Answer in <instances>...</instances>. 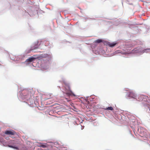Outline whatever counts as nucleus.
<instances>
[{
	"label": "nucleus",
	"mask_w": 150,
	"mask_h": 150,
	"mask_svg": "<svg viewBox=\"0 0 150 150\" xmlns=\"http://www.w3.org/2000/svg\"><path fill=\"white\" fill-rule=\"evenodd\" d=\"M149 49H146L144 50V52H146L147 51V50H149Z\"/></svg>",
	"instance_id": "f8f14e48"
},
{
	"label": "nucleus",
	"mask_w": 150,
	"mask_h": 150,
	"mask_svg": "<svg viewBox=\"0 0 150 150\" xmlns=\"http://www.w3.org/2000/svg\"><path fill=\"white\" fill-rule=\"evenodd\" d=\"M39 57H38L37 58L34 57H31L28 59L26 60V62H30L33 61L34 60L37 58H39Z\"/></svg>",
	"instance_id": "7ed1b4c3"
},
{
	"label": "nucleus",
	"mask_w": 150,
	"mask_h": 150,
	"mask_svg": "<svg viewBox=\"0 0 150 150\" xmlns=\"http://www.w3.org/2000/svg\"><path fill=\"white\" fill-rule=\"evenodd\" d=\"M44 13V11L42 10H39L38 11L37 10H35L33 11L29 12V14L30 16H33L37 14H38V13H40L42 14Z\"/></svg>",
	"instance_id": "f03ea898"
},
{
	"label": "nucleus",
	"mask_w": 150,
	"mask_h": 150,
	"mask_svg": "<svg viewBox=\"0 0 150 150\" xmlns=\"http://www.w3.org/2000/svg\"><path fill=\"white\" fill-rule=\"evenodd\" d=\"M143 130H144V131H146V129H143Z\"/></svg>",
	"instance_id": "dca6fc26"
},
{
	"label": "nucleus",
	"mask_w": 150,
	"mask_h": 150,
	"mask_svg": "<svg viewBox=\"0 0 150 150\" xmlns=\"http://www.w3.org/2000/svg\"><path fill=\"white\" fill-rule=\"evenodd\" d=\"M143 135L142 136L143 137V136H145V137H146V133L145 132V133H144V134H142Z\"/></svg>",
	"instance_id": "ddd939ff"
},
{
	"label": "nucleus",
	"mask_w": 150,
	"mask_h": 150,
	"mask_svg": "<svg viewBox=\"0 0 150 150\" xmlns=\"http://www.w3.org/2000/svg\"><path fill=\"white\" fill-rule=\"evenodd\" d=\"M66 27H69V28H71V27H68V26H64V27L65 28Z\"/></svg>",
	"instance_id": "4468645a"
},
{
	"label": "nucleus",
	"mask_w": 150,
	"mask_h": 150,
	"mask_svg": "<svg viewBox=\"0 0 150 150\" xmlns=\"http://www.w3.org/2000/svg\"><path fill=\"white\" fill-rule=\"evenodd\" d=\"M136 27V26L134 25L131 24L130 25H129V28H134V27Z\"/></svg>",
	"instance_id": "9b49d317"
},
{
	"label": "nucleus",
	"mask_w": 150,
	"mask_h": 150,
	"mask_svg": "<svg viewBox=\"0 0 150 150\" xmlns=\"http://www.w3.org/2000/svg\"><path fill=\"white\" fill-rule=\"evenodd\" d=\"M103 42V40L100 39H98L95 41V42L97 43H100Z\"/></svg>",
	"instance_id": "1a4fd4ad"
},
{
	"label": "nucleus",
	"mask_w": 150,
	"mask_h": 150,
	"mask_svg": "<svg viewBox=\"0 0 150 150\" xmlns=\"http://www.w3.org/2000/svg\"><path fill=\"white\" fill-rule=\"evenodd\" d=\"M1 65V64H0V65Z\"/></svg>",
	"instance_id": "6ab92c4d"
},
{
	"label": "nucleus",
	"mask_w": 150,
	"mask_h": 150,
	"mask_svg": "<svg viewBox=\"0 0 150 150\" xmlns=\"http://www.w3.org/2000/svg\"><path fill=\"white\" fill-rule=\"evenodd\" d=\"M106 110H113V108L111 107H108L107 108L105 109Z\"/></svg>",
	"instance_id": "9d476101"
},
{
	"label": "nucleus",
	"mask_w": 150,
	"mask_h": 150,
	"mask_svg": "<svg viewBox=\"0 0 150 150\" xmlns=\"http://www.w3.org/2000/svg\"><path fill=\"white\" fill-rule=\"evenodd\" d=\"M65 92H63L65 93L68 96L72 95L75 96V95L73 93L70 89V87L69 86H67L65 87Z\"/></svg>",
	"instance_id": "f257e3e1"
},
{
	"label": "nucleus",
	"mask_w": 150,
	"mask_h": 150,
	"mask_svg": "<svg viewBox=\"0 0 150 150\" xmlns=\"http://www.w3.org/2000/svg\"><path fill=\"white\" fill-rule=\"evenodd\" d=\"M128 96L129 97L132 98H135L136 97V95L133 91H130L129 93L128 94Z\"/></svg>",
	"instance_id": "39448f33"
},
{
	"label": "nucleus",
	"mask_w": 150,
	"mask_h": 150,
	"mask_svg": "<svg viewBox=\"0 0 150 150\" xmlns=\"http://www.w3.org/2000/svg\"><path fill=\"white\" fill-rule=\"evenodd\" d=\"M8 146L10 148H13L16 149H19L18 148L17 146H14L10 145H8Z\"/></svg>",
	"instance_id": "6e6552de"
},
{
	"label": "nucleus",
	"mask_w": 150,
	"mask_h": 150,
	"mask_svg": "<svg viewBox=\"0 0 150 150\" xmlns=\"http://www.w3.org/2000/svg\"><path fill=\"white\" fill-rule=\"evenodd\" d=\"M117 44V43L116 42H113L112 43H110L109 42L108 43V46L111 47H112L114 46L116 44Z\"/></svg>",
	"instance_id": "0eeeda50"
},
{
	"label": "nucleus",
	"mask_w": 150,
	"mask_h": 150,
	"mask_svg": "<svg viewBox=\"0 0 150 150\" xmlns=\"http://www.w3.org/2000/svg\"><path fill=\"white\" fill-rule=\"evenodd\" d=\"M34 56H36V55H34Z\"/></svg>",
	"instance_id": "f3484780"
},
{
	"label": "nucleus",
	"mask_w": 150,
	"mask_h": 150,
	"mask_svg": "<svg viewBox=\"0 0 150 150\" xmlns=\"http://www.w3.org/2000/svg\"><path fill=\"white\" fill-rule=\"evenodd\" d=\"M85 18L86 19H89V18Z\"/></svg>",
	"instance_id": "2eb2a0df"
},
{
	"label": "nucleus",
	"mask_w": 150,
	"mask_h": 150,
	"mask_svg": "<svg viewBox=\"0 0 150 150\" xmlns=\"http://www.w3.org/2000/svg\"><path fill=\"white\" fill-rule=\"evenodd\" d=\"M5 134L7 135H13L15 134L16 132L13 131H10L7 130L5 132Z\"/></svg>",
	"instance_id": "20e7f679"
},
{
	"label": "nucleus",
	"mask_w": 150,
	"mask_h": 150,
	"mask_svg": "<svg viewBox=\"0 0 150 150\" xmlns=\"http://www.w3.org/2000/svg\"><path fill=\"white\" fill-rule=\"evenodd\" d=\"M49 150V149H47V150Z\"/></svg>",
	"instance_id": "a211bd4d"
},
{
	"label": "nucleus",
	"mask_w": 150,
	"mask_h": 150,
	"mask_svg": "<svg viewBox=\"0 0 150 150\" xmlns=\"http://www.w3.org/2000/svg\"><path fill=\"white\" fill-rule=\"evenodd\" d=\"M38 146L39 147L45 148L47 147V145L46 144L40 143L39 144Z\"/></svg>",
	"instance_id": "423d86ee"
}]
</instances>
